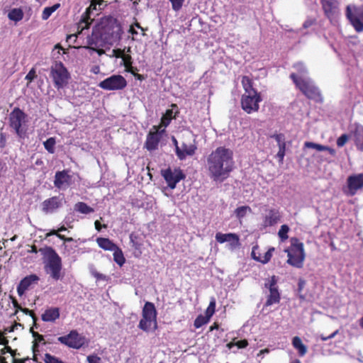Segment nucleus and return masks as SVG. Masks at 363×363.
I'll return each mask as SVG.
<instances>
[{"label":"nucleus","instance_id":"obj_54","mask_svg":"<svg viewBox=\"0 0 363 363\" xmlns=\"http://www.w3.org/2000/svg\"><path fill=\"white\" fill-rule=\"evenodd\" d=\"M88 363H100V358L97 356H89L87 357Z\"/></svg>","mask_w":363,"mask_h":363},{"label":"nucleus","instance_id":"obj_42","mask_svg":"<svg viewBox=\"0 0 363 363\" xmlns=\"http://www.w3.org/2000/svg\"><path fill=\"white\" fill-rule=\"evenodd\" d=\"M294 67L296 68V69L297 70V73H294V74L297 75V76H301L303 78H306V72H307V70L306 69V67L304 66V65L301 62H298L297 64L295 65Z\"/></svg>","mask_w":363,"mask_h":363},{"label":"nucleus","instance_id":"obj_64","mask_svg":"<svg viewBox=\"0 0 363 363\" xmlns=\"http://www.w3.org/2000/svg\"><path fill=\"white\" fill-rule=\"evenodd\" d=\"M96 9H97L96 4H95L94 2H92L89 8V10L91 11V10H96Z\"/></svg>","mask_w":363,"mask_h":363},{"label":"nucleus","instance_id":"obj_9","mask_svg":"<svg viewBox=\"0 0 363 363\" xmlns=\"http://www.w3.org/2000/svg\"><path fill=\"white\" fill-rule=\"evenodd\" d=\"M26 113L18 108L10 114V125L19 137H23L26 133Z\"/></svg>","mask_w":363,"mask_h":363},{"label":"nucleus","instance_id":"obj_60","mask_svg":"<svg viewBox=\"0 0 363 363\" xmlns=\"http://www.w3.org/2000/svg\"><path fill=\"white\" fill-rule=\"evenodd\" d=\"M7 342H8L7 340L0 334V345H6L7 344Z\"/></svg>","mask_w":363,"mask_h":363},{"label":"nucleus","instance_id":"obj_13","mask_svg":"<svg viewBox=\"0 0 363 363\" xmlns=\"http://www.w3.org/2000/svg\"><path fill=\"white\" fill-rule=\"evenodd\" d=\"M58 341L69 347L79 349L85 344L86 339L75 330H72L67 335L59 337Z\"/></svg>","mask_w":363,"mask_h":363},{"label":"nucleus","instance_id":"obj_28","mask_svg":"<svg viewBox=\"0 0 363 363\" xmlns=\"http://www.w3.org/2000/svg\"><path fill=\"white\" fill-rule=\"evenodd\" d=\"M130 47H128L121 57L122 64L125 67V71L127 72H132L133 68L132 66V57L130 55Z\"/></svg>","mask_w":363,"mask_h":363},{"label":"nucleus","instance_id":"obj_1","mask_svg":"<svg viewBox=\"0 0 363 363\" xmlns=\"http://www.w3.org/2000/svg\"><path fill=\"white\" fill-rule=\"evenodd\" d=\"M205 167L213 181L223 182L234 168L233 151L224 147H217L206 157Z\"/></svg>","mask_w":363,"mask_h":363},{"label":"nucleus","instance_id":"obj_51","mask_svg":"<svg viewBox=\"0 0 363 363\" xmlns=\"http://www.w3.org/2000/svg\"><path fill=\"white\" fill-rule=\"evenodd\" d=\"M172 3V9L174 11H179L184 3V0H169Z\"/></svg>","mask_w":363,"mask_h":363},{"label":"nucleus","instance_id":"obj_10","mask_svg":"<svg viewBox=\"0 0 363 363\" xmlns=\"http://www.w3.org/2000/svg\"><path fill=\"white\" fill-rule=\"evenodd\" d=\"M127 86L126 79L121 74H113L99 84V86L106 91L122 90Z\"/></svg>","mask_w":363,"mask_h":363},{"label":"nucleus","instance_id":"obj_35","mask_svg":"<svg viewBox=\"0 0 363 363\" xmlns=\"http://www.w3.org/2000/svg\"><path fill=\"white\" fill-rule=\"evenodd\" d=\"M74 210L83 214H88L94 212V208L89 206L84 202L77 203L74 205Z\"/></svg>","mask_w":363,"mask_h":363},{"label":"nucleus","instance_id":"obj_23","mask_svg":"<svg viewBox=\"0 0 363 363\" xmlns=\"http://www.w3.org/2000/svg\"><path fill=\"white\" fill-rule=\"evenodd\" d=\"M71 177L67 171L57 172L55 176L54 184L58 189H64L70 184Z\"/></svg>","mask_w":363,"mask_h":363},{"label":"nucleus","instance_id":"obj_6","mask_svg":"<svg viewBox=\"0 0 363 363\" xmlns=\"http://www.w3.org/2000/svg\"><path fill=\"white\" fill-rule=\"evenodd\" d=\"M50 76L57 89L66 87L71 79L70 73L61 62H57L51 66Z\"/></svg>","mask_w":363,"mask_h":363},{"label":"nucleus","instance_id":"obj_49","mask_svg":"<svg viewBox=\"0 0 363 363\" xmlns=\"http://www.w3.org/2000/svg\"><path fill=\"white\" fill-rule=\"evenodd\" d=\"M349 140V135L343 134L337 139V145L340 147H343Z\"/></svg>","mask_w":363,"mask_h":363},{"label":"nucleus","instance_id":"obj_36","mask_svg":"<svg viewBox=\"0 0 363 363\" xmlns=\"http://www.w3.org/2000/svg\"><path fill=\"white\" fill-rule=\"evenodd\" d=\"M60 4H55L52 6L45 7L42 13V18L47 20L60 7Z\"/></svg>","mask_w":363,"mask_h":363},{"label":"nucleus","instance_id":"obj_18","mask_svg":"<svg viewBox=\"0 0 363 363\" xmlns=\"http://www.w3.org/2000/svg\"><path fill=\"white\" fill-rule=\"evenodd\" d=\"M274 250V247H271L267 250V251L264 255H262L259 246L257 245H255L252 247L251 252V257L256 262L265 264L270 261Z\"/></svg>","mask_w":363,"mask_h":363},{"label":"nucleus","instance_id":"obj_32","mask_svg":"<svg viewBox=\"0 0 363 363\" xmlns=\"http://www.w3.org/2000/svg\"><path fill=\"white\" fill-rule=\"evenodd\" d=\"M23 17V12L21 9L15 8L9 11L8 18L9 20L15 22H18L22 20Z\"/></svg>","mask_w":363,"mask_h":363},{"label":"nucleus","instance_id":"obj_33","mask_svg":"<svg viewBox=\"0 0 363 363\" xmlns=\"http://www.w3.org/2000/svg\"><path fill=\"white\" fill-rule=\"evenodd\" d=\"M235 216L241 220L243 218L252 213V209L248 206H242L238 207L235 211Z\"/></svg>","mask_w":363,"mask_h":363},{"label":"nucleus","instance_id":"obj_24","mask_svg":"<svg viewBox=\"0 0 363 363\" xmlns=\"http://www.w3.org/2000/svg\"><path fill=\"white\" fill-rule=\"evenodd\" d=\"M61 205L60 199L56 197L50 198L43 201L42 208L45 213H51L58 208Z\"/></svg>","mask_w":363,"mask_h":363},{"label":"nucleus","instance_id":"obj_2","mask_svg":"<svg viewBox=\"0 0 363 363\" xmlns=\"http://www.w3.org/2000/svg\"><path fill=\"white\" fill-rule=\"evenodd\" d=\"M100 35L101 41L113 45L121 39L122 28L113 18H104L95 26V35Z\"/></svg>","mask_w":363,"mask_h":363},{"label":"nucleus","instance_id":"obj_17","mask_svg":"<svg viewBox=\"0 0 363 363\" xmlns=\"http://www.w3.org/2000/svg\"><path fill=\"white\" fill-rule=\"evenodd\" d=\"M215 238L216 240L220 244L228 242L229 244L230 248L232 250L236 248L240 245L239 236L235 233H217L216 234Z\"/></svg>","mask_w":363,"mask_h":363},{"label":"nucleus","instance_id":"obj_59","mask_svg":"<svg viewBox=\"0 0 363 363\" xmlns=\"http://www.w3.org/2000/svg\"><path fill=\"white\" fill-rule=\"evenodd\" d=\"M27 252L29 253H37L38 250L37 247L35 245L28 246V249L27 250Z\"/></svg>","mask_w":363,"mask_h":363},{"label":"nucleus","instance_id":"obj_11","mask_svg":"<svg viewBox=\"0 0 363 363\" xmlns=\"http://www.w3.org/2000/svg\"><path fill=\"white\" fill-rule=\"evenodd\" d=\"M161 175L171 189L176 188L177 184L186 177L183 171L178 167L167 168L161 171Z\"/></svg>","mask_w":363,"mask_h":363},{"label":"nucleus","instance_id":"obj_47","mask_svg":"<svg viewBox=\"0 0 363 363\" xmlns=\"http://www.w3.org/2000/svg\"><path fill=\"white\" fill-rule=\"evenodd\" d=\"M136 28L140 29L142 31L143 35H145L143 28H141L138 23H135L134 25H132L130 26V28L128 30V32L130 33L133 35V37H132L133 40H135L134 35H138V33Z\"/></svg>","mask_w":363,"mask_h":363},{"label":"nucleus","instance_id":"obj_38","mask_svg":"<svg viewBox=\"0 0 363 363\" xmlns=\"http://www.w3.org/2000/svg\"><path fill=\"white\" fill-rule=\"evenodd\" d=\"M216 300L214 298H211L209 305L205 311V315L209 320L213 316L216 311Z\"/></svg>","mask_w":363,"mask_h":363},{"label":"nucleus","instance_id":"obj_27","mask_svg":"<svg viewBox=\"0 0 363 363\" xmlns=\"http://www.w3.org/2000/svg\"><path fill=\"white\" fill-rule=\"evenodd\" d=\"M96 241L99 247L106 251L112 252L116 249L117 247V245L108 238H98Z\"/></svg>","mask_w":363,"mask_h":363},{"label":"nucleus","instance_id":"obj_46","mask_svg":"<svg viewBox=\"0 0 363 363\" xmlns=\"http://www.w3.org/2000/svg\"><path fill=\"white\" fill-rule=\"evenodd\" d=\"M91 274L96 279V280H106V276L99 273L94 267H89Z\"/></svg>","mask_w":363,"mask_h":363},{"label":"nucleus","instance_id":"obj_12","mask_svg":"<svg viewBox=\"0 0 363 363\" xmlns=\"http://www.w3.org/2000/svg\"><path fill=\"white\" fill-rule=\"evenodd\" d=\"M261 101L260 94L242 95L241 97V107L244 111L250 114L258 111Z\"/></svg>","mask_w":363,"mask_h":363},{"label":"nucleus","instance_id":"obj_48","mask_svg":"<svg viewBox=\"0 0 363 363\" xmlns=\"http://www.w3.org/2000/svg\"><path fill=\"white\" fill-rule=\"evenodd\" d=\"M279 148L277 157L279 158V162L282 163L285 155V144L279 143Z\"/></svg>","mask_w":363,"mask_h":363},{"label":"nucleus","instance_id":"obj_19","mask_svg":"<svg viewBox=\"0 0 363 363\" xmlns=\"http://www.w3.org/2000/svg\"><path fill=\"white\" fill-rule=\"evenodd\" d=\"M39 279V277L33 274L26 276L21 279L17 286V293L18 296H22L30 286L36 284Z\"/></svg>","mask_w":363,"mask_h":363},{"label":"nucleus","instance_id":"obj_40","mask_svg":"<svg viewBox=\"0 0 363 363\" xmlns=\"http://www.w3.org/2000/svg\"><path fill=\"white\" fill-rule=\"evenodd\" d=\"M277 283V278L276 276L273 275L266 280L264 285L269 291H271L272 289H278Z\"/></svg>","mask_w":363,"mask_h":363},{"label":"nucleus","instance_id":"obj_55","mask_svg":"<svg viewBox=\"0 0 363 363\" xmlns=\"http://www.w3.org/2000/svg\"><path fill=\"white\" fill-rule=\"evenodd\" d=\"M13 304H14V306L16 308V311H18V309H20V310H21L23 313H25L26 314H28V313L30 314V311L28 309H27V308H21L18 305L17 302H16L15 300H13Z\"/></svg>","mask_w":363,"mask_h":363},{"label":"nucleus","instance_id":"obj_53","mask_svg":"<svg viewBox=\"0 0 363 363\" xmlns=\"http://www.w3.org/2000/svg\"><path fill=\"white\" fill-rule=\"evenodd\" d=\"M35 71L34 69H31L28 73L26 74L25 79L28 82H31L34 78L35 77Z\"/></svg>","mask_w":363,"mask_h":363},{"label":"nucleus","instance_id":"obj_58","mask_svg":"<svg viewBox=\"0 0 363 363\" xmlns=\"http://www.w3.org/2000/svg\"><path fill=\"white\" fill-rule=\"evenodd\" d=\"M313 23H314V20L308 19L304 22L303 26L304 28H306L311 26Z\"/></svg>","mask_w":363,"mask_h":363},{"label":"nucleus","instance_id":"obj_63","mask_svg":"<svg viewBox=\"0 0 363 363\" xmlns=\"http://www.w3.org/2000/svg\"><path fill=\"white\" fill-rule=\"evenodd\" d=\"M95 228L99 231L101 228V225L100 224V222L99 220H96L94 223Z\"/></svg>","mask_w":363,"mask_h":363},{"label":"nucleus","instance_id":"obj_3","mask_svg":"<svg viewBox=\"0 0 363 363\" xmlns=\"http://www.w3.org/2000/svg\"><path fill=\"white\" fill-rule=\"evenodd\" d=\"M43 255L44 270L55 281L62 278V259L58 254L50 247L40 249Z\"/></svg>","mask_w":363,"mask_h":363},{"label":"nucleus","instance_id":"obj_14","mask_svg":"<svg viewBox=\"0 0 363 363\" xmlns=\"http://www.w3.org/2000/svg\"><path fill=\"white\" fill-rule=\"evenodd\" d=\"M325 14L331 22H337L340 17L338 3L335 0H321Z\"/></svg>","mask_w":363,"mask_h":363},{"label":"nucleus","instance_id":"obj_34","mask_svg":"<svg viewBox=\"0 0 363 363\" xmlns=\"http://www.w3.org/2000/svg\"><path fill=\"white\" fill-rule=\"evenodd\" d=\"M113 252V260L120 267H122L125 262V258L122 250L117 246L116 249L112 251Z\"/></svg>","mask_w":363,"mask_h":363},{"label":"nucleus","instance_id":"obj_25","mask_svg":"<svg viewBox=\"0 0 363 363\" xmlns=\"http://www.w3.org/2000/svg\"><path fill=\"white\" fill-rule=\"evenodd\" d=\"M241 84L245 91L242 95L259 94L254 88L252 81L247 76L242 77Z\"/></svg>","mask_w":363,"mask_h":363},{"label":"nucleus","instance_id":"obj_7","mask_svg":"<svg viewBox=\"0 0 363 363\" xmlns=\"http://www.w3.org/2000/svg\"><path fill=\"white\" fill-rule=\"evenodd\" d=\"M296 86L308 98L319 100L320 94L318 88L314 85L313 82L308 77L303 78L294 74H291Z\"/></svg>","mask_w":363,"mask_h":363},{"label":"nucleus","instance_id":"obj_39","mask_svg":"<svg viewBox=\"0 0 363 363\" xmlns=\"http://www.w3.org/2000/svg\"><path fill=\"white\" fill-rule=\"evenodd\" d=\"M209 319L203 315H199L196 317L194 320V325L196 328H200L203 325L207 324L209 322Z\"/></svg>","mask_w":363,"mask_h":363},{"label":"nucleus","instance_id":"obj_50","mask_svg":"<svg viewBox=\"0 0 363 363\" xmlns=\"http://www.w3.org/2000/svg\"><path fill=\"white\" fill-rule=\"evenodd\" d=\"M106 44L107 43H104L103 41H101V43H100L97 47H90V50L96 52L99 55L101 56L105 53V51L101 49V48Z\"/></svg>","mask_w":363,"mask_h":363},{"label":"nucleus","instance_id":"obj_5","mask_svg":"<svg viewBox=\"0 0 363 363\" xmlns=\"http://www.w3.org/2000/svg\"><path fill=\"white\" fill-rule=\"evenodd\" d=\"M290 242V247L284 250L288 257L287 263L292 267L301 268L306 258L303 243L296 238H291Z\"/></svg>","mask_w":363,"mask_h":363},{"label":"nucleus","instance_id":"obj_16","mask_svg":"<svg viewBox=\"0 0 363 363\" xmlns=\"http://www.w3.org/2000/svg\"><path fill=\"white\" fill-rule=\"evenodd\" d=\"M347 194L353 196L363 188V172L350 176L347 180Z\"/></svg>","mask_w":363,"mask_h":363},{"label":"nucleus","instance_id":"obj_41","mask_svg":"<svg viewBox=\"0 0 363 363\" xmlns=\"http://www.w3.org/2000/svg\"><path fill=\"white\" fill-rule=\"evenodd\" d=\"M289 228L287 225H282L278 232V235L281 241H285L288 239V233Z\"/></svg>","mask_w":363,"mask_h":363},{"label":"nucleus","instance_id":"obj_20","mask_svg":"<svg viewBox=\"0 0 363 363\" xmlns=\"http://www.w3.org/2000/svg\"><path fill=\"white\" fill-rule=\"evenodd\" d=\"M196 149L197 146L195 141L189 144L184 143L179 148H177V156L180 160H185L187 157L193 156Z\"/></svg>","mask_w":363,"mask_h":363},{"label":"nucleus","instance_id":"obj_26","mask_svg":"<svg viewBox=\"0 0 363 363\" xmlns=\"http://www.w3.org/2000/svg\"><path fill=\"white\" fill-rule=\"evenodd\" d=\"M60 317V311L57 308L47 309L42 314V320L45 322H53Z\"/></svg>","mask_w":363,"mask_h":363},{"label":"nucleus","instance_id":"obj_44","mask_svg":"<svg viewBox=\"0 0 363 363\" xmlns=\"http://www.w3.org/2000/svg\"><path fill=\"white\" fill-rule=\"evenodd\" d=\"M279 219V216L275 213H272L269 216L265 217L264 219V225H272L277 222Z\"/></svg>","mask_w":363,"mask_h":363},{"label":"nucleus","instance_id":"obj_31","mask_svg":"<svg viewBox=\"0 0 363 363\" xmlns=\"http://www.w3.org/2000/svg\"><path fill=\"white\" fill-rule=\"evenodd\" d=\"M280 301V294L278 289H272L267 296L266 306H272L279 303Z\"/></svg>","mask_w":363,"mask_h":363},{"label":"nucleus","instance_id":"obj_52","mask_svg":"<svg viewBox=\"0 0 363 363\" xmlns=\"http://www.w3.org/2000/svg\"><path fill=\"white\" fill-rule=\"evenodd\" d=\"M127 48H125L123 49H114L112 50V55L111 57H115L116 58H121L122 57L123 53L125 52Z\"/></svg>","mask_w":363,"mask_h":363},{"label":"nucleus","instance_id":"obj_37","mask_svg":"<svg viewBox=\"0 0 363 363\" xmlns=\"http://www.w3.org/2000/svg\"><path fill=\"white\" fill-rule=\"evenodd\" d=\"M55 144H56L55 138H52H52H49L48 140H46L43 143V145H44V147H45V150L49 153H51V154L55 152Z\"/></svg>","mask_w":363,"mask_h":363},{"label":"nucleus","instance_id":"obj_4","mask_svg":"<svg viewBox=\"0 0 363 363\" xmlns=\"http://www.w3.org/2000/svg\"><path fill=\"white\" fill-rule=\"evenodd\" d=\"M157 312L153 303L146 301L142 309L138 328L144 332H154L157 328Z\"/></svg>","mask_w":363,"mask_h":363},{"label":"nucleus","instance_id":"obj_62","mask_svg":"<svg viewBox=\"0 0 363 363\" xmlns=\"http://www.w3.org/2000/svg\"><path fill=\"white\" fill-rule=\"evenodd\" d=\"M172 140L173 142L174 145L175 146V150L177 152V148H179V146L178 145V141L177 140V139L174 136L172 137Z\"/></svg>","mask_w":363,"mask_h":363},{"label":"nucleus","instance_id":"obj_21","mask_svg":"<svg viewBox=\"0 0 363 363\" xmlns=\"http://www.w3.org/2000/svg\"><path fill=\"white\" fill-rule=\"evenodd\" d=\"M171 107V109H168L165 111L164 115L162 116L160 125H157L160 127L161 132L165 131V128L169 125L171 121L174 118L178 113V109L176 104H172Z\"/></svg>","mask_w":363,"mask_h":363},{"label":"nucleus","instance_id":"obj_61","mask_svg":"<svg viewBox=\"0 0 363 363\" xmlns=\"http://www.w3.org/2000/svg\"><path fill=\"white\" fill-rule=\"evenodd\" d=\"M325 150L324 151H328L330 155H335V150L328 146H325Z\"/></svg>","mask_w":363,"mask_h":363},{"label":"nucleus","instance_id":"obj_56","mask_svg":"<svg viewBox=\"0 0 363 363\" xmlns=\"http://www.w3.org/2000/svg\"><path fill=\"white\" fill-rule=\"evenodd\" d=\"M91 72L94 74H99L101 72L100 67L99 65H94L91 68Z\"/></svg>","mask_w":363,"mask_h":363},{"label":"nucleus","instance_id":"obj_45","mask_svg":"<svg viewBox=\"0 0 363 363\" xmlns=\"http://www.w3.org/2000/svg\"><path fill=\"white\" fill-rule=\"evenodd\" d=\"M248 345V342L246 340H239L236 342H229L228 345H227V347L228 349H231L234 345H236L238 348L241 349V348H245Z\"/></svg>","mask_w":363,"mask_h":363},{"label":"nucleus","instance_id":"obj_8","mask_svg":"<svg viewBox=\"0 0 363 363\" xmlns=\"http://www.w3.org/2000/svg\"><path fill=\"white\" fill-rule=\"evenodd\" d=\"M346 16L357 32L363 31V6H347Z\"/></svg>","mask_w":363,"mask_h":363},{"label":"nucleus","instance_id":"obj_57","mask_svg":"<svg viewBox=\"0 0 363 363\" xmlns=\"http://www.w3.org/2000/svg\"><path fill=\"white\" fill-rule=\"evenodd\" d=\"M130 73L132 74L137 79L140 81H143L144 79L143 76L136 73L134 68H133V72Z\"/></svg>","mask_w":363,"mask_h":363},{"label":"nucleus","instance_id":"obj_22","mask_svg":"<svg viewBox=\"0 0 363 363\" xmlns=\"http://www.w3.org/2000/svg\"><path fill=\"white\" fill-rule=\"evenodd\" d=\"M350 136L353 139L357 148L363 151V125L354 124L350 130Z\"/></svg>","mask_w":363,"mask_h":363},{"label":"nucleus","instance_id":"obj_29","mask_svg":"<svg viewBox=\"0 0 363 363\" xmlns=\"http://www.w3.org/2000/svg\"><path fill=\"white\" fill-rule=\"evenodd\" d=\"M291 343L301 357L304 356L307 353V347L303 344L302 340L298 336L294 337Z\"/></svg>","mask_w":363,"mask_h":363},{"label":"nucleus","instance_id":"obj_15","mask_svg":"<svg viewBox=\"0 0 363 363\" xmlns=\"http://www.w3.org/2000/svg\"><path fill=\"white\" fill-rule=\"evenodd\" d=\"M163 133L164 132H161L160 127L152 126L147 136L145 144V147L150 151L155 150L158 146Z\"/></svg>","mask_w":363,"mask_h":363},{"label":"nucleus","instance_id":"obj_43","mask_svg":"<svg viewBox=\"0 0 363 363\" xmlns=\"http://www.w3.org/2000/svg\"><path fill=\"white\" fill-rule=\"evenodd\" d=\"M304 147L306 148L315 149L317 151H324L326 149L325 145L314 143L312 142H306L304 143Z\"/></svg>","mask_w":363,"mask_h":363},{"label":"nucleus","instance_id":"obj_30","mask_svg":"<svg viewBox=\"0 0 363 363\" xmlns=\"http://www.w3.org/2000/svg\"><path fill=\"white\" fill-rule=\"evenodd\" d=\"M101 43L100 35H95V28L93 30L92 34L88 36L86 38V45L83 48L90 50V47H97L99 44ZM82 47H78L77 48H82Z\"/></svg>","mask_w":363,"mask_h":363}]
</instances>
